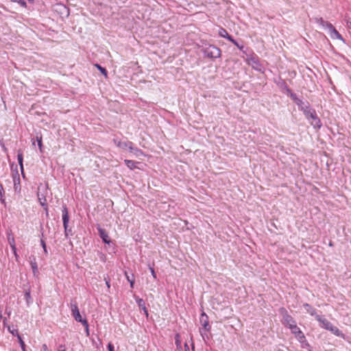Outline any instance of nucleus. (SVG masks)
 <instances>
[{
	"instance_id": "1",
	"label": "nucleus",
	"mask_w": 351,
	"mask_h": 351,
	"mask_svg": "<svg viewBox=\"0 0 351 351\" xmlns=\"http://www.w3.org/2000/svg\"><path fill=\"white\" fill-rule=\"evenodd\" d=\"M315 319L319 322L322 328L330 331L337 337L345 339V335L337 327L333 326L328 319L319 315L315 316Z\"/></svg>"
},
{
	"instance_id": "2",
	"label": "nucleus",
	"mask_w": 351,
	"mask_h": 351,
	"mask_svg": "<svg viewBox=\"0 0 351 351\" xmlns=\"http://www.w3.org/2000/svg\"><path fill=\"white\" fill-rule=\"evenodd\" d=\"M70 308L71 315L76 322H80L84 326H87V320L82 319L80 310L77 306V303L75 300H72L70 303Z\"/></svg>"
},
{
	"instance_id": "3",
	"label": "nucleus",
	"mask_w": 351,
	"mask_h": 351,
	"mask_svg": "<svg viewBox=\"0 0 351 351\" xmlns=\"http://www.w3.org/2000/svg\"><path fill=\"white\" fill-rule=\"evenodd\" d=\"M202 52L204 56L212 59L218 58L221 56L220 49L213 45L206 46L202 49Z\"/></svg>"
},
{
	"instance_id": "4",
	"label": "nucleus",
	"mask_w": 351,
	"mask_h": 351,
	"mask_svg": "<svg viewBox=\"0 0 351 351\" xmlns=\"http://www.w3.org/2000/svg\"><path fill=\"white\" fill-rule=\"evenodd\" d=\"M246 62L255 70L258 71L262 70V65L260 63L259 59L258 56L254 53H252L249 57L247 58Z\"/></svg>"
},
{
	"instance_id": "5",
	"label": "nucleus",
	"mask_w": 351,
	"mask_h": 351,
	"mask_svg": "<svg viewBox=\"0 0 351 351\" xmlns=\"http://www.w3.org/2000/svg\"><path fill=\"white\" fill-rule=\"evenodd\" d=\"M282 310H283V313H282V323L285 326L290 328L291 327H292V326H293L296 324V322L292 317V316L290 315L287 313V311L285 309H282Z\"/></svg>"
},
{
	"instance_id": "6",
	"label": "nucleus",
	"mask_w": 351,
	"mask_h": 351,
	"mask_svg": "<svg viewBox=\"0 0 351 351\" xmlns=\"http://www.w3.org/2000/svg\"><path fill=\"white\" fill-rule=\"evenodd\" d=\"M62 215L63 226L64 228V231L66 233L67 229H68V223H69V215L68 208L66 205H64L62 206Z\"/></svg>"
},
{
	"instance_id": "7",
	"label": "nucleus",
	"mask_w": 351,
	"mask_h": 351,
	"mask_svg": "<svg viewBox=\"0 0 351 351\" xmlns=\"http://www.w3.org/2000/svg\"><path fill=\"white\" fill-rule=\"evenodd\" d=\"M113 142L116 145V146L123 149L127 148L129 149L131 145H133V143L131 141H121V140H119L117 138L113 139Z\"/></svg>"
},
{
	"instance_id": "8",
	"label": "nucleus",
	"mask_w": 351,
	"mask_h": 351,
	"mask_svg": "<svg viewBox=\"0 0 351 351\" xmlns=\"http://www.w3.org/2000/svg\"><path fill=\"white\" fill-rule=\"evenodd\" d=\"M200 323L203 328L206 330L209 331L210 330V326L209 325L208 317L204 313L202 312L200 316Z\"/></svg>"
},
{
	"instance_id": "9",
	"label": "nucleus",
	"mask_w": 351,
	"mask_h": 351,
	"mask_svg": "<svg viewBox=\"0 0 351 351\" xmlns=\"http://www.w3.org/2000/svg\"><path fill=\"white\" fill-rule=\"evenodd\" d=\"M97 230H98L99 235L100 238L102 239V241L105 243L109 244L110 243V239L109 238V236H108V234L107 233V232L104 229L101 228L100 226L97 227Z\"/></svg>"
},
{
	"instance_id": "10",
	"label": "nucleus",
	"mask_w": 351,
	"mask_h": 351,
	"mask_svg": "<svg viewBox=\"0 0 351 351\" xmlns=\"http://www.w3.org/2000/svg\"><path fill=\"white\" fill-rule=\"evenodd\" d=\"M327 29L330 32L332 38L342 39L341 35L337 31L335 27L331 23H327Z\"/></svg>"
},
{
	"instance_id": "11",
	"label": "nucleus",
	"mask_w": 351,
	"mask_h": 351,
	"mask_svg": "<svg viewBox=\"0 0 351 351\" xmlns=\"http://www.w3.org/2000/svg\"><path fill=\"white\" fill-rule=\"evenodd\" d=\"M29 263H30V265H31V267H32V272H33L34 275L36 276L37 274L38 273V265H37V263H36V256H33V255L30 256L29 257Z\"/></svg>"
},
{
	"instance_id": "12",
	"label": "nucleus",
	"mask_w": 351,
	"mask_h": 351,
	"mask_svg": "<svg viewBox=\"0 0 351 351\" xmlns=\"http://www.w3.org/2000/svg\"><path fill=\"white\" fill-rule=\"evenodd\" d=\"M295 337L300 343L301 347L302 348H307L308 347H309V344L307 342V341L306 339V337H305V336H304V333L302 332H300V335H295Z\"/></svg>"
},
{
	"instance_id": "13",
	"label": "nucleus",
	"mask_w": 351,
	"mask_h": 351,
	"mask_svg": "<svg viewBox=\"0 0 351 351\" xmlns=\"http://www.w3.org/2000/svg\"><path fill=\"white\" fill-rule=\"evenodd\" d=\"M309 122L315 128H320L322 126L321 121L316 113L313 112V115L311 117Z\"/></svg>"
},
{
	"instance_id": "14",
	"label": "nucleus",
	"mask_w": 351,
	"mask_h": 351,
	"mask_svg": "<svg viewBox=\"0 0 351 351\" xmlns=\"http://www.w3.org/2000/svg\"><path fill=\"white\" fill-rule=\"evenodd\" d=\"M130 152L133 154L136 157L139 158L141 156H144V153L143 151L137 147H134L133 145H131L129 148Z\"/></svg>"
},
{
	"instance_id": "15",
	"label": "nucleus",
	"mask_w": 351,
	"mask_h": 351,
	"mask_svg": "<svg viewBox=\"0 0 351 351\" xmlns=\"http://www.w3.org/2000/svg\"><path fill=\"white\" fill-rule=\"evenodd\" d=\"M136 302L138 304V306L142 308L145 314V315L148 316V311L147 310V308L145 306V302L143 299L139 298L138 297L136 298Z\"/></svg>"
},
{
	"instance_id": "16",
	"label": "nucleus",
	"mask_w": 351,
	"mask_h": 351,
	"mask_svg": "<svg viewBox=\"0 0 351 351\" xmlns=\"http://www.w3.org/2000/svg\"><path fill=\"white\" fill-rule=\"evenodd\" d=\"M295 104L298 106L299 109L302 111L304 110L305 108H308V107L310 106L308 101H304L300 99L297 100Z\"/></svg>"
},
{
	"instance_id": "17",
	"label": "nucleus",
	"mask_w": 351,
	"mask_h": 351,
	"mask_svg": "<svg viewBox=\"0 0 351 351\" xmlns=\"http://www.w3.org/2000/svg\"><path fill=\"white\" fill-rule=\"evenodd\" d=\"M304 308H305L306 311L309 313L312 316H316L317 315L316 314V310L313 307H312L309 304L305 303L303 304Z\"/></svg>"
},
{
	"instance_id": "18",
	"label": "nucleus",
	"mask_w": 351,
	"mask_h": 351,
	"mask_svg": "<svg viewBox=\"0 0 351 351\" xmlns=\"http://www.w3.org/2000/svg\"><path fill=\"white\" fill-rule=\"evenodd\" d=\"M17 159H18L19 164L20 165V169H21V173H22V174H23V152L21 150L18 151Z\"/></svg>"
},
{
	"instance_id": "19",
	"label": "nucleus",
	"mask_w": 351,
	"mask_h": 351,
	"mask_svg": "<svg viewBox=\"0 0 351 351\" xmlns=\"http://www.w3.org/2000/svg\"><path fill=\"white\" fill-rule=\"evenodd\" d=\"M17 159H18L19 164L20 165V169H21V173H22V174H23V152L21 150L18 151Z\"/></svg>"
},
{
	"instance_id": "20",
	"label": "nucleus",
	"mask_w": 351,
	"mask_h": 351,
	"mask_svg": "<svg viewBox=\"0 0 351 351\" xmlns=\"http://www.w3.org/2000/svg\"><path fill=\"white\" fill-rule=\"evenodd\" d=\"M306 117V118L310 121L311 120V117H312L313 115V113H316L315 110L311 108L310 106L308 107V108H305L304 110L302 111Z\"/></svg>"
},
{
	"instance_id": "21",
	"label": "nucleus",
	"mask_w": 351,
	"mask_h": 351,
	"mask_svg": "<svg viewBox=\"0 0 351 351\" xmlns=\"http://www.w3.org/2000/svg\"><path fill=\"white\" fill-rule=\"evenodd\" d=\"M124 162L125 163L126 166L131 170L136 169V164L138 163L137 162L131 160H125Z\"/></svg>"
},
{
	"instance_id": "22",
	"label": "nucleus",
	"mask_w": 351,
	"mask_h": 351,
	"mask_svg": "<svg viewBox=\"0 0 351 351\" xmlns=\"http://www.w3.org/2000/svg\"><path fill=\"white\" fill-rule=\"evenodd\" d=\"M289 329L291 330V332L295 336L297 335H300V333L302 332L300 330V328L297 326L296 324L295 325L292 326V327H291Z\"/></svg>"
},
{
	"instance_id": "23",
	"label": "nucleus",
	"mask_w": 351,
	"mask_h": 351,
	"mask_svg": "<svg viewBox=\"0 0 351 351\" xmlns=\"http://www.w3.org/2000/svg\"><path fill=\"white\" fill-rule=\"evenodd\" d=\"M219 35L221 36V37H223V38H226L228 37V36L229 35V34L228 33L227 30L223 27H221L219 29Z\"/></svg>"
},
{
	"instance_id": "24",
	"label": "nucleus",
	"mask_w": 351,
	"mask_h": 351,
	"mask_svg": "<svg viewBox=\"0 0 351 351\" xmlns=\"http://www.w3.org/2000/svg\"><path fill=\"white\" fill-rule=\"evenodd\" d=\"M95 66L98 69L99 71L106 77H108V72L106 69L104 67H102L101 65L96 64Z\"/></svg>"
},
{
	"instance_id": "25",
	"label": "nucleus",
	"mask_w": 351,
	"mask_h": 351,
	"mask_svg": "<svg viewBox=\"0 0 351 351\" xmlns=\"http://www.w3.org/2000/svg\"><path fill=\"white\" fill-rule=\"evenodd\" d=\"M8 331L12 335H14V336H16L17 338H19V336H21L19 334V332H18V330L17 329H14V328H12V327L10 326H8Z\"/></svg>"
},
{
	"instance_id": "26",
	"label": "nucleus",
	"mask_w": 351,
	"mask_h": 351,
	"mask_svg": "<svg viewBox=\"0 0 351 351\" xmlns=\"http://www.w3.org/2000/svg\"><path fill=\"white\" fill-rule=\"evenodd\" d=\"M4 196V190L2 184L0 183V201L2 204H5Z\"/></svg>"
},
{
	"instance_id": "27",
	"label": "nucleus",
	"mask_w": 351,
	"mask_h": 351,
	"mask_svg": "<svg viewBox=\"0 0 351 351\" xmlns=\"http://www.w3.org/2000/svg\"><path fill=\"white\" fill-rule=\"evenodd\" d=\"M8 241H9V243H10V247L12 249V250L13 252H15V250H16V245H15V241H14V238H12V239H8Z\"/></svg>"
},
{
	"instance_id": "28",
	"label": "nucleus",
	"mask_w": 351,
	"mask_h": 351,
	"mask_svg": "<svg viewBox=\"0 0 351 351\" xmlns=\"http://www.w3.org/2000/svg\"><path fill=\"white\" fill-rule=\"evenodd\" d=\"M18 340H19V342L20 343L22 350L26 351L25 342L23 341L22 337L21 336H19Z\"/></svg>"
},
{
	"instance_id": "29",
	"label": "nucleus",
	"mask_w": 351,
	"mask_h": 351,
	"mask_svg": "<svg viewBox=\"0 0 351 351\" xmlns=\"http://www.w3.org/2000/svg\"><path fill=\"white\" fill-rule=\"evenodd\" d=\"M125 277L127 278V280H128V282H130V287L131 288H134V279L132 278V279H130V276L128 275L127 272H125Z\"/></svg>"
},
{
	"instance_id": "30",
	"label": "nucleus",
	"mask_w": 351,
	"mask_h": 351,
	"mask_svg": "<svg viewBox=\"0 0 351 351\" xmlns=\"http://www.w3.org/2000/svg\"><path fill=\"white\" fill-rule=\"evenodd\" d=\"M104 280L106 282V285L108 289H109L110 287V279L108 277V276H104Z\"/></svg>"
},
{
	"instance_id": "31",
	"label": "nucleus",
	"mask_w": 351,
	"mask_h": 351,
	"mask_svg": "<svg viewBox=\"0 0 351 351\" xmlns=\"http://www.w3.org/2000/svg\"><path fill=\"white\" fill-rule=\"evenodd\" d=\"M40 244H41V245H42V247L43 248L45 254H47L48 253V252H47V246H46V243H45V241L41 239L40 240Z\"/></svg>"
},
{
	"instance_id": "32",
	"label": "nucleus",
	"mask_w": 351,
	"mask_h": 351,
	"mask_svg": "<svg viewBox=\"0 0 351 351\" xmlns=\"http://www.w3.org/2000/svg\"><path fill=\"white\" fill-rule=\"evenodd\" d=\"M319 23L323 26V27H326L327 28V23H330L328 21H326L324 20H323V19L320 18L319 19Z\"/></svg>"
},
{
	"instance_id": "33",
	"label": "nucleus",
	"mask_w": 351,
	"mask_h": 351,
	"mask_svg": "<svg viewBox=\"0 0 351 351\" xmlns=\"http://www.w3.org/2000/svg\"><path fill=\"white\" fill-rule=\"evenodd\" d=\"M25 297L27 302H29V300L31 299L30 291H26L25 293Z\"/></svg>"
},
{
	"instance_id": "34",
	"label": "nucleus",
	"mask_w": 351,
	"mask_h": 351,
	"mask_svg": "<svg viewBox=\"0 0 351 351\" xmlns=\"http://www.w3.org/2000/svg\"><path fill=\"white\" fill-rule=\"evenodd\" d=\"M290 97L295 101V103L296 102L297 100L299 99V98L297 97V95L295 93H290Z\"/></svg>"
},
{
	"instance_id": "35",
	"label": "nucleus",
	"mask_w": 351,
	"mask_h": 351,
	"mask_svg": "<svg viewBox=\"0 0 351 351\" xmlns=\"http://www.w3.org/2000/svg\"><path fill=\"white\" fill-rule=\"evenodd\" d=\"M36 139H37V141H38V145L39 147V148L41 149L42 148V145H43V143H42V137H36Z\"/></svg>"
},
{
	"instance_id": "36",
	"label": "nucleus",
	"mask_w": 351,
	"mask_h": 351,
	"mask_svg": "<svg viewBox=\"0 0 351 351\" xmlns=\"http://www.w3.org/2000/svg\"><path fill=\"white\" fill-rule=\"evenodd\" d=\"M179 337H180L179 335H176V343L177 346H180V343H181L179 339Z\"/></svg>"
},
{
	"instance_id": "37",
	"label": "nucleus",
	"mask_w": 351,
	"mask_h": 351,
	"mask_svg": "<svg viewBox=\"0 0 351 351\" xmlns=\"http://www.w3.org/2000/svg\"><path fill=\"white\" fill-rule=\"evenodd\" d=\"M108 351H114V346L111 343L108 344Z\"/></svg>"
},
{
	"instance_id": "38",
	"label": "nucleus",
	"mask_w": 351,
	"mask_h": 351,
	"mask_svg": "<svg viewBox=\"0 0 351 351\" xmlns=\"http://www.w3.org/2000/svg\"><path fill=\"white\" fill-rule=\"evenodd\" d=\"M149 269H150V271L152 273V276L154 277V278L156 279V272H155L154 268L153 267H149Z\"/></svg>"
},
{
	"instance_id": "39",
	"label": "nucleus",
	"mask_w": 351,
	"mask_h": 351,
	"mask_svg": "<svg viewBox=\"0 0 351 351\" xmlns=\"http://www.w3.org/2000/svg\"><path fill=\"white\" fill-rule=\"evenodd\" d=\"M18 2H19V3L21 5H22L23 7H26L27 6V3H26V2L24 0H19Z\"/></svg>"
},
{
	"instance_id": "40",
	"label": "nucleus",
	"mask_w": 351,
	"mask_h": 351,
	"mask_svg": "<svg viewBox=\"0 0 351 351\" xmlns=\"http://www.w3.org/2000/svg\"><path fill=\"white\" fill-rule=\"evenodd\" d=\"M233 44L236 45L240 50H242L243 48V46L240 45L236 40L234 41V43H233Z\"/></svg>"
},
{
	"instance_id": "41",
	"label": "nucleus",
	"mask_w": 351,
	"mask_h": 351,
	"mask_svg": "<svg viewBox=\"0 0 351 351\" xmlns=\"http://www.w3.org/2000/svg\"><path fill=\"white\" fill-rule=\"evenodd\" d=\"M1 318L3 319V326H5V327L6 326L8 328L7 318L6 317L3 318L2 316H1Z\"/></svg>"
},
{
	"instance_id": "42",
	"label": "nucleus",
	"mask_w": 351,
	"mask_h": 351,
	"mask_svg": "<svg viewBox=\"0 0 351 351\" xmlns=\"http://www.w3.org/2000/svg\"><path fill=\"white\" fill-rule=\"evenodd\" d=\"M42 351H49L47 344L44 343L42 346Z\"/></svg>"
},
{
	"instance_id": "43",
	"label": "nucleus",
	"mask_w": 351,
	"mask_h": 351,
	"mask_svg": "<svg viewBox=\"0 0 351 351\" xmlns=\"http://www.w3.org/2000/svg\"><path fill=\"white\" fill-rule=\"evenodd\" d=\"M226 38H227L228 40H230L232 43H234V41H235V40L230 35H228V37H226Z\"/></svg>"
},
{
	"instance_id": "44",
	"label": "nucleus",
	"mask_w": 351,
	"mask_h": 351,
	"mask_svg": "<svg viewBox=\"0 0 351 351\" xmlns=\"http://www.w3.org/2000/svg\"><path fill=\"white\" fill-rule=\"evenodd\" d=\"M226 38H227L228 40H230L232 43H234V41H235V40L230 35H228V37H226Z\"/></svg>"
},
{
	"instance_id": "45",
	"label": "nucleus",
	"mask_w": 351,
	"mask_h": 351,
	"mask_svg": "<svg viewBox=\"0 0 351 351\" xmlns=\"http://www.w3.org/2000/svg\"><path fill=\"white\" fill-rule=\"evenodd\" d=\"M86 328V336H89V329H88V324L87 323V326H84Z\"/></svg>"
},
{
	"instance_id": "46",
	"label": "nucleus",
	"mask_w": 351,
	"mask_h": 351,
	"mask_svg": "<svg viewBox=\"0 0 351 351\" xmlns=\"http://www.w3.org/2000/svg\"><path fill=\"white\" fill-rule=\"evenodd\" d=\"M14 254V256L16 258V260L18 261V258H19V255L16 252V249L15 250V252H13Z\"/></svg>"
},
{
	"instance_id": "47",
	"label": "nucleus",
	"mask_w": 351,
	"mask_h": 351,
	"mask_svg": "<svg viewBox=\"0 0 351 351\" xmlns=\"http://www.w3.org/2000/svg\"><path fill=\"white\" fill-rule=\"evenodd\" d=\"M184 346H185V350L186 351H189V348L188 345L186 343Z\"/></svg>"
},
{
	"instance_id": "48",
	"label": "nucleus",
	"mask_w": 351,
	"mask_h": 351,
	"mask_svg": "<svg viewBox=\"0 0 351 351\" xmlns=\"http://www.w3.org/2000/svg\"><path fill=\"white\" fill-rule=\"evenodd\" d=\"M27 1H29V2H33L34 1V0H27Z\"/></svg>"
},
{
	"instance_id": "49",
	"label": "nucleus",
	"mask_w": 351,
	"mask_h": 351,
	"mask_svg": "<svg viewBox=\"0 0 351 351\" xmlns=\"http://www.w3.org/2000/svg\"><path fill=\"white\" fill-rule=\"evenodd\" d=\"M349 26L351 28V21L350 22V25Z\"/></svg>"
},
{
	"instance_id": "50",
	"label": "nucleus",
	"mask_w": 351,
	"mask_h": 351,
	"mask_svg": "<svg viewBox=\"0 0 351 351\" xmlns=\"http://www.w3.org/2000/svg\"><path fill=\"white\" fill-rule=\"evenodd\" d=\"M59 351H65V350H59Z\"/></svg>"
}]
</instances>
